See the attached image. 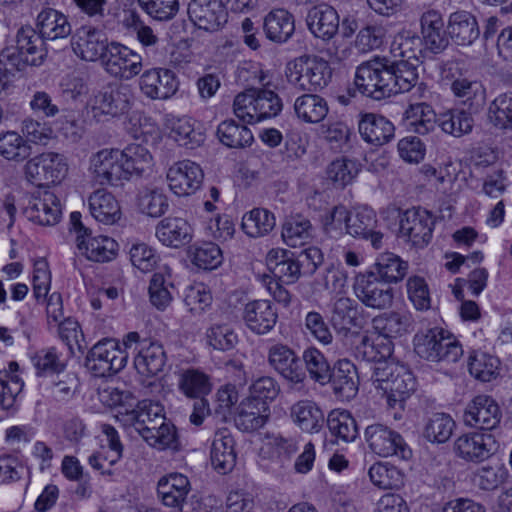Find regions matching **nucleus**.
<instances>
[{
	"mask_svg": "<svg viewBox=\"0 0 512 512\" xmlns=\"http://www.w3.org/2000/svg\"><path fill=\"white\" fill-rule=\"evenodd\" d=\"M5 57L2 78L23 71L28 65L37 66L43 60V39L31 26L21 27L13 37L6 40L2 49Z\"/></svg>",
	"mask_w": 512,
	"mask_h": 512,
	"instance_id": "f257e3e1",
	"label": "nucleus"
},
{
	"mask_svg": "<svg viewBox=\"0 0 512 512\" xmlns=\"http://www.w3.org/2000/svg\"><path fill=\"white\" fill-rule=\"evenodd\" d=\"M370 380L375 389L383 392L391 408H402L416 390L413 373L405 365L396 362L375 364Z\"/></svg>",
	"mask_w": 512,
	"mask_h": 512,
	"instance_id": "f03ea898",
	"label": "nucleus"
},
{
	"mask_svg": "<svg viewBox=\"0 0 512 512\" xmlns=\"http://www.w3.org/2000/svg\"><path fill=\"white\" fill-rule=\"evenodd\" d=\"M285 76L288 83L299 90L317 91L328 85L332 69L322 58L302 56L287 63Z\"/></svg>",
	"mask_w": 512,
	"mask_h": 512,
	"instance_id": "7ed1b4c3",
	"label": "nucleus"
},
{
	"mask_svg": "<svg viewBox=\"0 0 512 512\" xmlns=\"http://www.w3.org/2000/svg\"><path fill=\"white\" fill-rule=\"evenodd\" d=\"M415 351L430 362L455 363L463 355V349L455 336L442 328H431L415 336Z\"/></svg>",
	"mask_w": 512,
	"mask_h": 512,
	"instance_id": "20e7f679",
	"label": "nucleus"
},
{
	"mask_svg": "<svg viewBox=\"0 0 512 512\" xmlns=\"http://www.w3.org/2000/svg\"><path fill=\"white\" fill-rule=\"evenodd\" d=\"M391 79L388 60L375 57L357 67L354 84L364 96L381 100L390 97Z\"/></svg>",
	"mask_w": 512,
	"mask_h": 512,
	"instance_id": "39448f33",
	"label": "nucleus"
},
{
	"mask_svg": "<svg viewBox=\"0 0 512 512\" xmlns=\"http://www.w3.org/2000/svg\"><path fill=\"white\" fill-rule=\"evenodd\" d=\"M81 217L79 212H72L70 215L71 230L76 234L75 241L79 252L95 262L114 259L118 249L117 242L108 236H93L92 231L82 223Z\"/></svg>",
	"mask_w": 512,
	"mask_h": 512,
	"instance_id": "423d86ee",
	"label": "nucleus"
},
{
	"mask_svg": "<svg viewBox=\"0 0 512 512\" xmlns=\"http://www.w3.org/2000/svg\"><path fill=\"white\" fill-rule=\"evenodd\" d=\"M128 354L115 339L105 338L88 352L86 367L96 377H107L120 372L127 364Z\"/></svg>",
	"mask_w": 512,
	"mask_h": 512,
	"instance_id": "0eeeda50",
	"label": "nucleus"
},
{
	"mask_svg": "<svg viewBox=\"0 0 512 512\" xmlns=\"http://www.w3.org/2000/svg\"><path fill=\"white\" fill-rule=\"evenodd\" d=\"M123 342L127 348L136 344L134 366L139 374L152 377L163 370L167 358L162 344L150 339H141L137 332H129Z\"/></svg>",
	"mask_w": 512,
	"mask_h": 512,
	"instance_id": "6e6552de",
	"label": "nucleus"
},
{
	"mask_svg": "<svg viewBox=\"0 0 512 512\" xmlns=\"http://www.w3.org/2000/svg\"><path fill=\"white\" fill-rule=\"evenodd\" d=\"M24 168L26 179L38 187L61 182L68 171L65 157L53 152L35 156L25 164Z\"/></svg>",
	"mask_w": 512,
	"mask_h": 512,
	"instance_id": "1a4fd4ad",
	"label": "nucleus"
},
{
	"mask_svg": "<svg viewBox=\"0 0 512 512\" xmlns=\"http://www.w3.org/2000/svg\"><path fill=\"white\" fill-rule=\"evenodd\" d=\"M365 439L371 451L380 457L395 456L408 460L412 450L400 433L383 424H372L365 429Z\"/></svg>",
	"mask_w": 512,
	"mask_h": 512,
	"instance_id": "9d476101",
	"label": "nucleus"
},
{
	"mask_svg": "<svg viewBox=\"0 0 512 512\" xmlns=\"http://www.w3.org/2000/svg\"><path fill=\"white\" fill-rule=\"evenodd\" d=\"M433 215L421 208H412L400 215L398 238L412 246L423 248L432 239Z\"/></svg>",
	"mask_w": 512,
	"mask_h": 512,
	"instance_id": "9b49d317",
	"label": "nucleus"
},
{
	"mask_svg": "<svg viewBox=\"0 0 512 512\" xmlns=\"http://www.w3.org/2000/svg\"><path fill=\"white\" fill-rule=\"evenodd\" d=\"M356 298L366 307L386 310L393 305L394 289L376 277L374 272L358 274L353 283Z\"/></svg>",
	"mask_w": 512,
	"mask_h": 512,
	"instance_id": "f8f14e48",
	"label": "nucleus"
},
{
	"mask_svg": "<svg viewBox=\"0 0 512 512\" xmlns=\"http://www.w3.org/2000/svg\"><path fill=\"white\" fill-rule=\"evenodd\" d=\"M142 61V56L134 50L118 42H111L104 54L102 65L109 75L130 80L141 72Z\"/></svg>",
	"mask_w": 512,
	"mask_h": 512,
	"instance_id": "ddd939ff",
	"label": "nucleus"
},
{
	"mask_svg": "<svg viewBox=\"0 0 512 512\" xmlns=\"http://www.w3.org/2000/svg\"><path fill=\"white\" fill-rule=\"evenodd\" d=\"M134 103L132 88L127 84H110L99 91L93 101L92 109L97 115L120 117L129 112Z\"/></svg>",
	"mask_w": 512,
	"mask_h": 512,
	"instance_id": "4468645a",
	"label": "nucleus"
},
{
	"mask_svg": "<svg viewBox=\"0 0 512 512\" xmlns=\"http://www.w3.org/2000/svg\"><path fill=\"white\" fill-rule=\"evenodd\" d=\"M117 419L125 427H133L145 439V434L155 430L158 424L164 423L163 407L150 400L136 402L131 410L120 412Z\"/></svg>",
	"mask_w": 512,
	"mask_h": 512,
	"instance_id": "2eb2a0df",
	"label": "nucleus"
},
{
	"mask_svg": "<svg viewBox=\"0 0 512 512\" xmlns=\"http://www.w3.org/2000/svg\"><path fill=\"white\" fill-rule=\"evenodd\" d=\"M119 149H102L90 158V171L100 185L118 186L126 181Z\"/></svg>",
	"mask_w": 512,
	"mask_h": 512,
	"instance_id": "dca6fc26",
	"label": "nucleus"
},
{
	"mask_svg": "<svg viewBox=\"0 0 512 512\" xmlns=\"http://www.w3.org/2000/svg\"><path fill=\"white\" fill-rule=\"evenodd\" d=\"M166 179L169 189L175 195L189 196L201 187L204 172L198 163L185 159L168 168Z\"/></svg>",
	"mask_w": 512,
	"mask_h": 512,
	"instance_id": "f3484780",
	"label": "nucleus"
},
{
	"mask_svg": "<svg viewBox=\"0 0 512 512\" xmlns=\"http://www.w3.org/2000/svg\"><path fill=\"white\" fill-rule=\"evenodd\" d=\"M61 204L58 197L49 190L34 193L26 207L24 215L26 218L40 226H53L61 218Z\"/></svg>",
	"mask_w": 512,
	"mask_h": 512,
	"instance_id": "a211bd4d",
	"label": "nucleus"
},
{
	"mask_svg": "<svg viewBox=\"0 0 512 512\" xmlns=\"http://www.w3.org/2000/svg\"><path fill=\"white\" fill-rule=\"evenodd\" d=\"M73 52L84 61L103 60L109 43L101 30L83 25L76 29L71 38Z\"/></svg>",
	"mask_w": 512,
	"mask_h": 512,
	"instance_id": "6ab92c4d",
	"label": "nucleus"
},
{
	"mask_svg": "<svg viewBox=\"0 0 512 512\" xmlns=\"http://www.w3.org/2000/svg\"><path fill=\"white\" fill-rule=\"evenodd\" d=\"M269 365L285 380L299 384L306 378L302 360L288 345L276 343L268 350Z\"/></svg>",
	"mask_w": 512,
	"mask_h": 512,
	"instance_id": "aec40b11",
	"label": "nucleus"
},
{
	"mask_svg": "<svg viewBox=\"0 0 512 512\" xmlns=\"http://www.w3.org/2000/svg\"><path fill=\"white\" fill-rule=\"evenodd\" d=\"M141 92L152 100H167L178 90L179 82L176 74L166 68H151L140 77Z\"/></svg>",
	"mask_w": 512,
	"mask_h": 512,
	"instance_id": "412c9836",
	"label": "nucleus"
},
{
	"mask_svg": "<svg viewBox=\"0 0 512 512\" xmlns=\"http://www.w3.org/2000/svg\"><path fill=\"white\" fill-rule=\"evenodd\" d=\"M463 419L470 427L490 431L500 423L501 411L491 396L478 395L466 406Z\"/></svg>",
	"mask_w": 512,
	"mask_h": 512,
	"instance_id": "4be33fe9",
	"label": "nucleus"
},
{
	"mask_svg": "<svg viewBox=\"0 0 512 512\" xmlns=\"http://www.w3.org/2000/svg\"><path fill=\"white\" fill-rule=\"evenodd\" d=\"M188 16L199 29L214 32L227 22L228 13L219 0H191Z\"/></svg>",
	"mask_w": 512,
	"mask_h": 512,
	"instance_id": "5701e85b",
	"label": "nucleus"
},
{
	"mask_svg": "<svg viewBox=\"0 0 512 512\" xmlns=\"http://www.w3.org/2000/svg\"><path fill=\"white\" fill-rule=\"evenodd\" d=\"M376 228L377 216L373 209L360 206L349 211L348 234L369 240L374 249H380L383 245V234Z\"/></svg>",
	"mask_w": 512,
	"mask_h": 512,
	"instance_id": "b1692460",
	"label": "nucleus"
},
{
	"mask_svg": "<svg viewBox=\"0 0 512 512\" xmlns=\"http://www.w3.org/2000/svg\"><path fill=\"white\" fill-rule=\"evenodd\" d=\"M242 319L253 333L264 335L275 327L278 313L269 300H254L245 305Z\"/></svg>",
	"mask_w": 512,
	"mask_h": 512,
	"instance_id": "393cba45",
	"label": "nucleus"
},
{
	"mask_svg": "<svg viewBox=\"0 0 512 512\" xmlns=\"http://www.w3.org/2000/svg\"><path fill=\"white\" fill-rule=\"evenodd\" d=\"M495 444V439L491 434L473 432L458 437L454 443V449L460 458L479 462L493 454Z\"/></svg>",
	"mask_w": 512,
	"mask_h": 512,
	"instance_id": "a878e982",
	"label": "nucleus"
},
{
	"mask_svg": "<svg viewBox=\"0 0 512 512\" xmlns=\"http://www.w3.org/2000/svg\"><path fill=\"white\" fill-rule=\"evenodd\" d=\"M190 491L188 478L179 473H172L160 478L157 495L163 505L183 512V504Z\"/></svg>",
	"mask_w": 512,
	"mask_h": 512,
	"instance_id": "bb28decb",
	"label": "nucleus"
},
{
	"mask_svg": "<svg viewBox=\"0 0 512 512\" xmlns=\"http://www.w3.org/2000/svg\"><path fill=\"white\" fill-rule=\"evenodd\" d=\"M176 377L178 391L188 399H203L212 392V377L199 368L180 369Z\"/></svg>",
	"mask_w": 512,
	"mask_h": 512,
	"instance_id": "cd10ccee",
	"label": "nucleus"
},
{
	"mask_svg": "<svg viewBox=\"0 0 512 512\" xmlns=\"http://www.w3.org/2000/svg\"><path fill=\"white\" fill-rule=\"evenodd\" d=\"M235 442L231 432L219 429L215 432L210 451L213 468L220 474H228L236 464Z\"/></svg>",
	"mask_w": 512,
	"mask_h": 512,
	"instance_id": "c85d7f7f",
	"label": "nucleus"
},
{
	"mask_svg": "<svg viewBox=\"0 0 512 512\" xmlns=\"http://www.w3.org/2000/svg\"><path fill=\"white\" fill-rule=\"evenodd\" d=\"M155 235L167 247L179 248L191 242L193 228L181 217H166L156 226Z\"/></svg>",
	"mask_w": 512,
	"mask_h": 512,
	"instance_id": "c756f323",
	"label": "nucleus"
},
{
	"mask_svg": "<svg viewBox=\"0 0 512 512\" xmlns=\"http://www.w3.org/2000/svg\"><path fill=\"white\" fill-rule=\"evenodd\" d=\"M103 432L107 438V446H102L100 451L90 455L88 462L91 467L101 471L102 474L112 475L111 467L121 459L123 446L114 427L104 425Z\"/></svg>",
	"mask_w": 512,
	"mask_h": 512,
	"instance_id": "7c9ffc66",
	"label": "nucleus"
},
{
	"mask_svg": "<svg viewBox=\"0 0 512 512\" xmlns=\"http://www.w3.org/2000/svg\"><path fill=\"white\" fill-rule=\"evenodd\" d=\"M421 34L424 46L434 54H439L448 46L445 36L444 21L439 11L430 9L425 11L420 18Z\"/></svg>",
	"mask_w": 512,
	"mask_h": 512,
	"instance_id": "2f4dec72",
	"label": "nucleus"
},
{
	"mask_svg": "<svg viewBox=\"0 0 512 512\" xmlns=\"http://www.w3.org/2000/svg\"><path fill=\"white\" fill-rule=\"evenodd\" d=\"M269 417L270 408L267 403L247 397L239 405L235 423L242 431H255L262 428Z\"/></svg>",
	"mask_w": 512,
	"mask_h": 512,
	"instance_id": "473e14b6",
	"label": "nucleus"
},
{
	"mask_svg": "<svg viewBox=\"0 0 512 512\" xmlns=\"http://www.w3.org/2000/svg\"><path fill=\"white\" fill-rule=\"evenodd\" d=\"M447 29L451 39L460 46L472 45L480 35L476 18L463 10L449 16Z\"/></svg>",
	"mask_w": 512,
	"mask_h": 512,
	"instance_id": "72a5a7b5",
	"label": "nucleus"
},
{
	"mask_svg": "<svg viewBox=\"0 0 512 512\" xmlns=\"http://www.w3.org/2000/svg\"><path fill=\"white\" fill-rule=\"evenodd\" d=\"M306 22L315 37L330 40L338 31L339 16L331 6L321 5L308 12Z\"/></svg>",
	"mask_w": 512,
	"mask_h": 512,
	"instance_id": "f704fd0d",
	"label": "nucleus"
},
{
	"mask_svg": "<svg viewBox=\"0 0 512 512\" xmlns=\"http://www.w3.org/2000/svg\"><path fill=\"white\" fill-rule=\"evenodd\" d=\"M358 129L366 142L376 146L386 144L394 137V125L381 115L365 114Z\"/></svg>",
	"mask_w": 512,
	"mask_h": 512,
	"instance_id": "c9c22d12",
	"label": "nucleus"
},
{
	"mask_svg": "<svg viewBox=\"0 0 512 512\" xmlns=\"http://www.w3.org/2000/svg\"><path fill=\"white\" fill-rule=\"evenodd\" d=\"M36 27L43 40L65 38L72 31L67 16L52 8H46L38 14Z\"/></svg>",
	"mask_w": 512,
	"mask_h": 512,
	"instance_id": "e433bc0d",
	"label": "nucleus"
},
{
	"mask_svg": "<svg viewBox=\"0 0 512 512\" xmlns=\"http://www.w3.org/2000/svg\"><path fill=\"white\" fill-rule=\"evenodd\" d=\"M91 215L104 224H114L121 217V209L117 199L105 189L94 191L88 198Z\"/></svg>",
	"mask_w": 512,
	"mask_h": 512,
	"instance_id": "4c0bfd02",
	"label": "nucleus"
},
{
	"mask_svg": "<svg viewBox=\"0 0 512 512\" xmlns=\"http://www.w3.org/2000/svg\"><path fill=\"white\" fill-rule=\"evenodd\" d=\"M263 28L269 40L275 43H285L294 33V17L285 9H274L265 16Z\"/></svg>",
	"mask_w": 512,
	"mask_h": 512,
	"instance_id": "58836bf2",
	"label": "nucleus"
},
{
	"mask_svg": "<svg viewBox=\"0 0 512 512\" xmlns=\"http://www.w3.org/2000/svg\"><path fill=\"white\" fill-rule=\"evenodd\" d=\"M293 422L307 433H318L323 427L324 414L318 405L311 400H300L290 408Z\"/></svg>",
	"mask_w": 512,
	"mask_h": 512,
	"instance_id": "ea45409f",
	"label": "nucleus"
},
{
	"mask_svg": "<svg viewBox=\"0 0 512 512\" xmlns=\"http://www.w3.org/2000/svg\"><path fill=\"white\" fill-rule=\"evenodd\" d=\"M334 393L342 400L354 398L358 392V374L356 367L349 360H340L334 373H331Z\"/></svg>",
	"mask_w": 512,
	"mask_h": 512,
	"instance_id": "a19ab883",
	"label": "nucleus"
},
{
	"mask_svg": "<svg viewBox=\"0 0 512 512\" xmlns=\"http://www.w3.org/2000/svg\"><path fill=\"white\" fill-rule=\"evenodd\" d=\"M394 344L392 340L382 335L377 334L376 337L365 334L360 336V341L356 345V356L368 361L375 362H388L393 353Z\"/></svg>",
	"mask_w": 512,
	"mask_h": 512,
	"instance_id": "79ce46f5",
	"label": "nucleus"
},
{
	"mask_svg": "<svg viewBox=\"0 0 512 512\" xmlns=\"http://www.w3.org/2000/svg\"><path fill=\"white\" fill-rule=\"evenodd\" d=\"M412 321L406 313L391 311L379 314L372 319L371 327L375 334L392 340L409 332Z\"/></svg>",
	"mask_w": 512,
	"mask_h": 512,
	"instance_id": "37998d69",
	"label": "nucleus"
},
{
	"mask_svg": "<svg viewBox=\"0 0 512 512\" xmlns=\"http://www.w3.org/2000/svg\"><path fill=\"white\" fill-rule=\"evenodd\" d=\"M405 120L407 127L419 135L429 134L438 125V116L426 102L410 103L405 110Z\"/></svg>",
	"mask_w": 512,
	"mask_h": 512,
	"instance_id": "c03bdc74",
	"label": "nucleus"
},
{
	"mask_svg": "<svg viewBox=\"0 0 512 512\" xmlns=\"http://www.w3.org/2000/svg\"><path fill=\"white\" fill-rule=\"evenodd\" d=\"M294 112L299 120L317 124L325 119L329 112L327 101L317 94H303L294 101Z\"/></svg>",
	"mask_w": 512,
	"mask_h": 512,
	"instance_id": "a18cd8bd",
	"label": "nucleus"
},
{
	"mask_svg": "<svg viewBox=\"0 0 512 512\" xmlns=\"http://www.w3.org/2000/svg\"><path fill=\"white\" fill-rule=\"evenodd\" d=\"M44 388L46 397L53 403L64 405L73 400L80 391V381L75 374H56Z\"/></svg>",
	"mask_w": 512,
	"mask_h": 512,
	"instance_id": "49530a36",
	"label": "nucleus"
},
{
	"mask_svg": "<svg viewBox=\"0 0 512 512\" xmlns=\"http://www.w3.org/2000/svg\"><path fill=\"white\" fill-rule=\"evenodd\" d=\"M122 153V163L125 168L126 181L133 175L142 176L152 171L153 157L147 148L138 145H128Z\"/></svg>",
	"mask_w": 512,
	"mask_h": 512,
	"instance_id": "de8ad7c7",
	"label": "nucleus"
},
{
	"mask_svg": "<svg viewBox=\"0 0 512 512\" xmlns=\"http://www.w3.org/2000/svg\"><path fill=\"white\" fill-rule=\"evenodd\" d=\"M408 267V262L402 260L398 255L385 252L377 257L372 272L384 283L391 284L403 280L408 272Z\"/></svg>",
	"mask_w": 512,
	"mask_h": 512,
	"instance_id": "09e8293b",
	"label": "nucleus"
},
{
	"mask_svg": "<svg viewBox=\"0 0 512 512\" xmlns=\"http://www.w3.org/2000/svg\"><path fill=\"white\" fill-rule=\"evenodd\" d=\"M418 63L409 60H396L392 63L388 62V68L391 73L390 96L398 93L410 91L418 81L417 72Z\"/></svg>",
	"mask_w": 512,
	"mask_h": 512,
	"instance_id": "8fccbe9b",
	"label": "nucleus"
},
{
	"mask_svg": "<svg viewBox=\"0 0 512 512\" xmlns=\"http://www.w3.org/2000/svg\"><path fill=\"white\" fill-rule=\"evenodd\" d=\"M327 426L332 436L345 443L353 442L358 436L356 420L347 410H332L327 417Z\"/></svg>",
	"mask_w": 512,
	"mask_h": 512,
	"instance_id": "3c124183",
	"label": "nucleus"
},
{
	"mask_svg": "<svg viewBox=\"0 0 512 512\" xmlns=\"http://www.w3.org/2000/svg\"><path fill=\"white\" fill-rule=\"evenodd\" d=\"M474 120L471 113L463 109H450L438 116L441 130L454 137H461L472 131Z\"/></svg>",
	"mask_w": 512,
	"mask_h": 512,
	"instance_id": "603ef678",
	"label": "nucleus"
},
{
	"mask_svg": "<svg viewBox=\"0 0 512 512\" xmlns=\"http://www.w3.org/2000/svg\"><path fill=\"white\" fill-rule=\"evenodd\" d=\"M281 235L286 245L298 247L305 245L312 239L313 227L309 219L297 215L285 221Z\"/></svg>",
	"mask_w": 512,
	"mask_h": 512,
	"instance_id": "864d4df0",
	"label": "nucleus"
},
{
	"mask_svg": "<svg viewBox=\"0 0 512 512\" xmlns=\"http://www.w3.org/2000/svg\"><path fill=\"white\" fill-rule=\"evenodd\" d=\"M217 135L221 143L230 148L249 146L254 139L251 130L247 126L240 125L232 119L219 124Z\"/></svg>",
	"mask_w": 512,
	"mask_h": 512,
	"instance_id": "5fc2aeb1",
	"label": "nucleus"
},
{
	"mask_svg": "<svg viewBox=\"0 0 512 512\" xmlns=\"http://www.w3.org/2000/svg\"><path fill=\"white\" fill-rule=\"evenodd\" d=\"M172 137L179 145L189 149L199 146L203 140V134L194 128V120L190 117H172L170 120Z\"/></svg>",
	"mask_w": 512,
	"mask_h": 512,
	"instance_id": "6e6d98bb",
	"label": "nucleus"
},
{
	"mask_svg": "<svg viewBox=\"0 0 512 512\" xmlns=\"http://www.w3.org/2000/svg\"><path fill=\"white\" fill-rule=\"evenodd\" d=\"M275 227V217L266 209L255 208L242 218L243 231L252 238L267 235Z\"/></svg>",
	"mask_w": 512,
	"mask_h": 512,
	"instance_id": "4d7b16f0",
	"label": "nucleus"
},
{
	"mask_svg": "<svg viewBox=\"0 0 512 512\" xmlns=\"http://www.w3.org/2000/svg\"><path fill=\"white\" fill-rule=\"evenodd\" d=\"M451 90L455 97L470 106H479L484 103L486 90L481 81L459 77L452 81Z\"/></svg>",
	"mask_w": 512,
	"mask_h": 512,
	"instance_id": "13d9d810",
	"label": "nucleus"
},
{
	"mask_svg": "<svg viewBox=\"0 0 512 512\" xmlns=\"http://www.w3.org/2000/svg\"><path fill=\"white\" fill-rule=\"evenodd\" d=\"M357 304L349 297H339L335 300L331 310L330 322L333 328L346 335L355 322Z\"/></svg>",
	"mask_w": 512,
	"mask_h": 512,
	"instance_id": "bf43d9fd",
	"label": "nucleus"
},
{
	"mask_svg": "<svg viewBox=\"0 0 512 512\" xmlns=\"http://www.w3.org/2000/svg\"><path fill=\"white\" fill-rule=\"evenodd\" d=\"M368 475L371 482L381 489H397L404 482L401 470L389 463L373 464L368 470Z\"/></svg>",
	"mask_w": 512,
	"mask_h": 512,
	"instance_id": "052dcab7",
	"label": "nucleus"
},
{
	"mask_svg": "<svg viewBox=\"0 0 512 512\" xmlns=\"http://www.w3.org/2000/svg\"><path fill=\"white\" fill-rule=\"evenodd\" d=\"M302 359L311 379L320 385L331 380V368L325 356L316 348L309 347L304 350Z\"/></svg>",
	"mask_w": 512,
	"mask_h": 512,
	"instance_id": "680f3d73",
	"label": "nucleus"
},
{
	"mask_svg": "<svg viewBox=\"0 0 512 512\" xmlns=\"http://www.w3.org/2000/svg\"><path fill=\"white\" fill-rule=\"evenodd\" d=\"M31 362L39 377L59 374L65 369L60 354L55 347H46L36 351L31 356Z\"/></svg>",
	"mask_w": 512,
	"mask_h": 512,
	"instance_id": "e2e57ef3",
	"label": "nucleus"
},
{
	"mask_svg": "<svg viewBox=\"0 0 512 512\" xmlns=\"http://www.w3.org/2000/svg\"><path fill=\"white\" fill-rule=\"evenodd\" d=\"M469 372L476 379L490 382L499 374V360L483 352H474L469 357Z\"/></svg>",
	"mask_w": 512,
	"mask_h": 512,
	"instance_id": "0e129e2a",
	"label": "nucleus"
},
{
	"mask_svg": "<svg viewBox=\"0 0 512 512\" xmlns=\"http://www.w3.org/2000/svg\"><path fill=\"white\" fill-rule=\"evenodd\" d=\"M99 401L110 408L118 407L120 412L131 410L135 406L137 399L128 390H121L117 387L105 385L98 388L97 391Z\"/></svg>",
	"mask_w": 512,
	"mask_h": 512,
	"instance_id": "69168bd1",
	"label": "nucleus"
},
{
	"mask_svg": "<svg viewBox=\"0 0 512 512\" xmlns=\"http://www.w3.org/2000/svg\"><path fill=\"white\" fill-rule=\"evenodd\" d=\"M191 260L194 265L202 269L217 268L223 260L220 247L212 242H204L190 249Z\"/></svg>",
	"mask_w": 512,
	"mask_h": 512,
	"instance_id": "338daca9",
	"label": "nucleus"
},
{
	"mask_svg": "<svg viewBox=\"0 0 512 512\" xmlns=\"http://www.w3.org/2000/svg\"><path fill=\"white\" fill-rule=\"evenodd\" d=\"M488 117L500 129L512 128V95L500 94L489 105Z\"/></svg>",
	"mask_w": 512,
	"mask_h": 512,
	"instance_id": "774afa93",
	"label": "nucleus"
}]
</instances>
